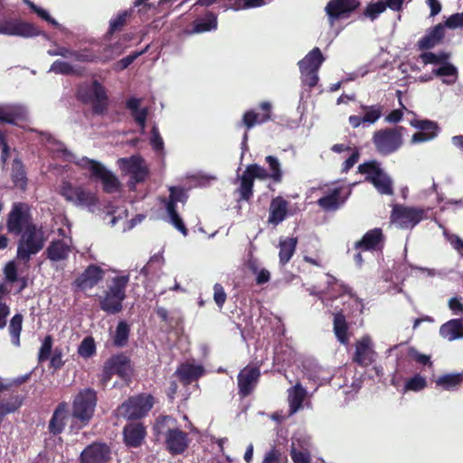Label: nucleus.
Here are the masks:
<instances>
[{
    "label": "nucleus",
    "instance_id": "nucleus-49",
    "mask_svg": "<svg viewBox=\"0 0 463 463\" xmlns=\"http://www.w3.org/2000/svg\"><path fill=\"white\" fill-rule=\"evenodd\" d=\"M253 180L245 173L241 177V185L239 188L241 199L249 200L252 194Z\"/></svg>",
    "mask_w": 463,
    "mask_h": 463
},
{
    "label": "nucleus",
    "instance_id": "nucleus-21",
    "mask_svg": "<svg viewBox=\"0 0 463 463\" xmlns=\"http://www.w3.org/2000/svg\"><path fill=\"white\" fill-rule=\"evenodd\" d=\"M260 370L256 367L246 366L238 375V386L240 392L247 396L256 386L260 377Z\"/></svg>",
    "mask_w": 463,
    "mask_h": 463
},
{
    "label": "nucleus",
    "instance_id": "nucleus-1",
    "mask_svg": "<svg viewBox=\"0 0 463 463\" xmlns=\"http://www.w3.org/2000/svg\"><path fill=\"white\" fill-rule=\"evenodd\" d=\"M47 142L48 149L53 154H56L57 156H61L68 161H74L81 168L89 170L92 177L99 179L103 184L105 192L115 193L118 190L120 186L118 179L100 163L90 160L87 157L76 160V156L67 151L63 144L60 143L53 137H49Z\"/></svg>",
    "mask_w": 463,
    "mask_h": 463
},
{
    "label": "nucleus",
    "instance_id": "nucleus-40",
    "mask_svg": "<svg viewBox=\"0 0 463 463\" xmlns=\"http://www.w3.org/2000/svg\"><path fill=\"white\" fill-rule=\"evenodd\" d=\"M334 332L342 344L348 342L347 325L345 317L340 314L335 315L334 317Z\"/></svg>",
    "mask_w": 463,
    "mask_h": 463
},
{
    "label": "nucleus",
    "instance_id": "nucleus-8",
    "mask_svg": "<svg viewBox=\"0 0 463 463\" xmlns=\"http://www.w3.org/2000/svg\"><path fill=\"white\" fill-rule=\"evenodd\" d=\"M311 439L302 429L297 430L290 439L289 454L294 463L311 462Z\"/></svg>",
    "mask_w": 463,
    "mask_h": 463
},
{
    "label": "nucleus",
    "instance_id": "nucleus-29",
    "mask_svg": "<svg viewBox=\"0 0 463 463\" xmlns=\"http://www.w3.org/2000/svg\"><path fill=\"white\" fill-rule=\"evenodd\" d=\"M383 232L381 229H373L367 232L364 237L356 242L357 248H362L364 250H378L383 246Z\"/></svg>",
    "mask_w": 463,
    "mask_h": 463
},
{
    "label": "nucleus",
    "instance_id": "nucleus-32",
    "mask_svg": "<svg viewBox=\"0 0 463 463\" xmlns=\"http://www.w3.org/2000/svg\"><path fill=\"white\" fill-rule=\"evenodd\" d=\"M146 435V430L140 423H130L124 429V438L128 446L138 447Z\"/></svg>",
    "mask_w": 463,
    "mask_h": 463
},
{
    "label": "nucleus",
    "instance_id": "nucleus-44",
    "mask_svg": "<svg viewBox=\"0 0 463 463\" xmlns=\"http://www.w3.org/2000/svg\"><path fill=\"white\" fill-rule=\"evenodd\" d=\"M12 178L16 186L24 189L26 184L25 175L22 163L14 159L12 168Z\"/></svg>",
    "mask_w": 463,
    "mask_h": 463
},
{
    "label": "nucleus",
    "instance_id": "nucleus-54",
    "mask_svg": "<svg viewBox=\"0 0 463 463\" xmlns=\"http://www.w3.org/2000/svg\"><path fill=\"white\" fill-rule=\"evenodd\" d=\"M426 385V379L420 374H416L406 382L405 389L407 391L419 392L423 390Z\"/></svg>",
    "mask_w": 463,
    "mask_h": 463
},
{
    "label": "nucleus",
    "instance_id": "nucleus-39",
    "mask_svg": "<svg viewBox=\"0 0 463 463\" xmlns=\"http://www.w3.org/2000/svg\"><path fill=\"white\" fill-rule=\"evenodd\" d=\"M432 73L442 78V81L449 85L453 84L458 79L457 68L447 62H444L439 68L434 69Z\"/></svg>",
    "mask_w": 463,
    "mask_h": 463
},
{
    "label": "nucleus",
    "instance_id": "nucleus-45",
    "mask_svg": "<svg viewBox=\"0 0 463 463\" xmlns=\"http://www.w3.org/2000/svg\"><path fill=\"white\" fill-rule=\"evenodd\" d=\"M364 115L363 116L364 123L373 124L383 115V107L381 105L364 106L363 107Z\"/></svg>",
    "mask_w": 463,
    "mask_h": 463
},
{
    "label": "nucleus",
    "instance_id": "nucleus-59",
    "mask_svg": "<svg viewBox=\"0 0 463 463\" xmlns=\"http://www.w3.org/2000/svg\"><path fill=\"white\" fill-rule=\"evenodd\" d=\"M128 16V12L118 14L117 17L110 21L109 33H113L115 31L119 30L125 24Z\"/></svg>",
    "mask_w": 463,
    "mask_h": 463
},
{
    "label": "nucleus",
    "instance_id": "nucleus-48",
    "mask_svg": "<svg viewBox=\"0 0 463 463\" xmlns=\"http://www.w3.org/2000/svg\"><path fill=\"white\" fill-rule=\"evenodd\" d=\"M5 279L8 282L14 283L15 281H20L21 284H20L19 291H21L22 289H24L26 287V280L24 279H18L17 268L14 261H10L9 263L6 264V266L5 268Z\"/></svg>",
    "mask_w": 463,
    "mask_h": 463
},
{
    "label": "nucleus",
    "instance_id": "nucleus-25",
    "mask_svg": "<svg viewBox=\"0 0 463 463\" xmlns=\"http://www.w3.org/2000/svg\"><path fill=\"white\" fill-rule=\"evenodd\" d=\"M186 434L178 429H169L166 434V445L172 453H182L187 447Z\"/></svg>",
    "mask_w": 463,
    "mask_h": 463
},
{
    "label": "nucleus",
    "instance_id": "nucleus-3",
    "mask_svg": "<svg viewBox=\"0 0 463 463\" xmlns=\"http://www.w3.org/2000/svg\"><path fill=\"white\" fill-rule=\"evenodd\" d=\"M97 405L96 392L90 388H86L79 392L72 402V418L79 421L81 428L88 424L92 418Z\"/></svg>",
    "mask_w": 463,
    "mask_h": 463
},
{
    "label": "nucleus",
    "instance_id": "nucleus-33",
    "mask_svg": "<svg viewBox=\"0 0 463 463\" xmlns=\"http://www.w3.org/2000/svg\"><path fill=\"white\" fill-rule=\"evenodd\" d=\"M260 109L265 111L263 114L255 113L253 111H248L243 116V123L250 128L256 124H261L268 121L270 118V109L271 104L269 101H263L260 103Z\"/></svg>",
    "mask_w": 463,
    "mask_h": 463
},
{
    "label": "nucleus",
    "instance_id": "nucleus-6",
    "mask_svg": "<svg viewBox=\"0 0 463 463\" xmlns=\"http://www.w3.org/2000/svg\"><path fill=\"white\" fill-rule=\"evenodd\" d=\"M402 128H383L376 131L373 143L382 155H390L397 151L402 145Z\"/></svg>",
    "mask_w": 463,
    "mask_h": 463
},
{
    "label": "nucleus",
    "instance_id": "nucleus-63",
    "mask_svg": "<svg viewBox=\"0 0 463 463\" xmlns=\"http://www.w3.org/2000/svg\"><path fill=\"white\" fill-rule=\"evenodd\" d=\"M142 53H143V52H137L135 54L128 55V56L121 59L115 64V69L118 71H122V70L128 68Z\"/></svg>",
    "mask_w": 463,
    "mask_h": 463
},
{
    "label": "nucleus",
    "instance_id": "nucleus-20",
    "mask_svg": "<svg viewBox=\"0 0 463 463\" xmlns=\"http://www.w3.org/2000/svg\"><path fill=\"white\" fill-rule=\"evenodd\" d=\"M375 353L373 349V343L368 335L363 336L355 344L354 361L362 366L371 364L374 360Z\"/></svg>",
    "mask_w": 463,
    "mask_h": 463
},
{
    "label": "nucleus",
    "instance_id": "nucleus-22",
    "mask_svg": "<svg viewBox=\"0 0 463 463\" xmlns=\"http://www.w3.org/2000/svg\"><path fill=\"white\" fill-rule=\"evenodd\" d=\"M103 271L96 266H90L75 280V286L81 291L92 288L102 279Z\"/></svg>",
    "mask_w": 463,
    "mask_h": 463
},
{
    "label": "nucleus",
    "instance_id": "nucleus-35",
    "mask_svg": "<svg viewBox=\"0 0 463 463\" xmlns=\"http://www.w3.org/2000/svg\"><path fill=\"white\" fill-rule=\"evenodd\" d=\"M287 214V202L280 197L272 200L269 206V222L278 225Z\"/></svg>",
    "mask_w": 463,
    "mask_h": 463
},
{
    "label": "nucleus",
    "instance_id": "nucleus-2",
    "mask_svg": "<svg viewBox=\"0 0 463 463\" xmlns=\"http://www.w3.org/2000/svg\"><path fill=\"white\" fill-rule=\"evenodd\" d=\"M128 276H116L107 286V290L99 298L100 308L109 314H117L122 309V302L126 298V288Z\"/></svg>",
    "mask_w": 463,
    "mask_h": 463
},
{
    "label": "nucleus",
    "instance_id": "nucleus-9",
    "mask_svg": "<svg viewBox=\"0 0 463 463\" xmlns=\"http://www.w3.org/2000/svg\"><path fill=\"white\" fill-rule=\"evenodd\" d=\"M324 61L319 48H314L299 62L302 80L309 87H314L318 81L317 71Z\"/></svg>",
    "mask_w": 463,
    "mask_h": 463
},
{
    "label": "nucleus",
    "instance_id": "nucleus-47",
    "mask_svg": "<svg viewBox=\"0 0 463 463\" xmlns=\"http://www.w3.org/2000/svg\"><path fill=\"white\" fill-rule=\"evenodd\" d=\"M23 317L21 315H15L10 323L9 331L12 336V343L18 346L20 345V333L22 331Z\"/></svg>",
    "mask_w": 463,
    "mask_h": 463
},
{
    "label": "nucleus",
    "instance_id": "nucleus-62",
    "mask_svg": "<svg viewBox=\"0 0 463 463\" xmlns=\"http://www.w3.org/2000/svg\"><path fill=\"white\" fill-rule=\"evenodd\" d=\"M214 294H213V299L217 306L222 308L225 300H226V294L224 292V289L222 285L215 284L213 287Z\"/></svg>",
    "mask_w": 463,
    "mask_h": 463
},
{
    "label": "nucleus",
    "instance_id": "nucleus-43",
    "mask_svg": "<svg viewBox=\"0 0 463 463\" xmlns=\"http://www.w3.org/2000/svg\"><path fill=\"white\" fill-rule=\"evenodd\" d=\"M50 71L63 75H80L81 74L80 70L71 65L69 62L63 61H55L51 68Z\"/></svg>",
    "mask_w": 463,
    "mask_h": 463
},
{
    "label": "nucleus",
    "instance_id": "nucleus-12",
    "mask_svg": "<svg viewBox=\"0 0 463 463\" xmlns=\"http://www.w3.org/2000/svg\"><path fill=\"white\" fill-rule=\"evenodd\" d=\"M61 194L69 202L79 206H92L96 203L95 194L81 187H74L68 182L61 186Z\"/></svg>",
    "mask_w": 463,
    "mask_h": 463
},
{
    "label": "nucleus",
    "instance_id": "nucleus-30",
    "mask_svg": "<svg viewBox=\"0 0 463 463\" xmlns=\"http://www.w3.org/2000/svg\"><path fill=\"white\" fill-rule=\"evenodd\" d=\"M306 396L307 390L299 383L288 390V401L290 414L296 413L302 408V403Z\"/></svg>",
    "mask_w": 463,
    "mask_h": 463
},
{
    "label": "nucleus",
    "instance_id": "nucleus-13",
    "mask_svg": "<svg viewBox=\"0 0 463 463\" xmlns=\"http://www.w3.org/2000/svg\"><path fill=\"white\" fill-rule=\"evenodd\" d=\"M58 232L63 238L52 241L46 250L47 257L52 262L66 260L71 252V240L67 237L66 230L60 228Z\"/></svg>",
    "mask_w": 463,
    "mask_h": 463
},
{
    "label": "nucleus",
    "instance_id": "nucleus-34",
    "mask_svg": "<svg viewBox=\"0 0 463 463\" xmlns=\"http://www.w3.org/2000/svg\"><path fill=\"white\" fill-rule=\"evenodd\" d=\"M68 405L62 402L55 409L49 422V430L53 434L61 433L65 426Z\"/></svg>",
    "mask_w": 463,
    "mask_h": 463
},
{
    "label": "nucleus",
    "instance_id": "nucleus-55",
    "mask_svg": "<svg viewBox=\"0 0 463 463\" xmlns=\"http://www.w3.org/2000/svg\"><path fill=\"white\" fill-rule=\"evenodd\" d=\"M244 173L249 175L252 180L254 178L265 180L269 177V173L262 166L256 164L248 165Z\"/></svg>",
    "mask_w": 463,
    "mask_h": 463
},
{
    "label": "nucleus",
    "instance_id": "nucleus-11",
    "mask_svg": "<svg viewBox=\"0 0 463 463\" xmlns=\"http://www.w3.org/2000/svg\"><path fill=\"white\" fill-rule=\"evenodd\" d=\"M118 165L125 175L130 176L131 185L144 181L148 174L145 160L140 156L119 158Z\"/></svg>",
    "mask_w": 463,
    "mask_h": 463
},
{
    "label": "nucleus",
    "instance_id": "nucleus-64",
    "mask_svg": "<svg viewBox=\"0 0 463 463\" xmlns=\"http://www.w3.org/2000/svg\"><path fill=\"white\" fill-rule=\"evenodd\" d=\"M448 305L454 315L458 316L463 314V304L458 298H451Z\"/></svg>",
    "mask_w": 463,
    "mask_h": 463
},
{
    "label": "nucleus",
    "instance_id": "nucleus-15",
    "mask_svg": "<svg viewBox=\"0 0 463 463\" xmlns=\"http://www.w3.org/2000/svg\"><path fill=\"white\" fill-rule=\"evenodd\" d=\"M33 225L29 221L28 206L24 203L14 204L9 214L8 230L10 232L18 234L26 227Z\"/></svg>",
    "mask_w": 463,
    "mask_h": 463
},
{
    "label": "nucleus",
    "instance_id": "nucleus-24",
    "mask_svg": "<svg viewBox=\"0 0 463 463\" xmlns=\"http://www.w3.org/2000/svg\"><path fill=\"white\" fill-rule=\"evenodd\" d=\"M90 97L87 99H90L93 102V109L96 113H102L107 106V94L106 90L99 82L94 81L90 88ZM79 95L82 99H86L81 90H80Z\"/></svg>",
    "mask_w": 463,
    "mask_h": 463
},
{
    "label": "nucleus",
    "instance_id": "nucleus-14",
    "mask_svg": "<svg viewBox=\"0 0 463 463\" xmlns=\"http://www.w3.org/2000/svg\"><path fill=\"white\" fill-rule=\"evenodd\" d=\"M423 218V211L407 207H395L392 211V220L402 229L412 228Z\"/></svg>",
    "mask_w": 463,
    "mask_h": 463
},
{
    "label": "nucleus",
    "instance_id": "nucleus-52",
    "mask_svg": "<svg viewBox=\"0 0 463 463\" xmlns=\"http://www.w3.org/2000/svg\"><path fill=\"white\" fill-rule=\"evenodd\" d=\"M129 327L126 322H119L115 334L114 343L118 346H123L128 338Z\"/></svg>",
    "mask_w": 463,
    "mask_h": 463
},
{
    "label": "nucleus",
    "instance_id": "nucleus-60",
    "mask_svg": "<svg viewBox=\"0 0 463 463\" xmlns=\"http://www.w3.org/2000/svg\"><path fill=\"white\" fill-rule=\"evenodd\" d=\"M445 26L450 29L463 28V13H458L450 15L445 21Z\"/></svg>",
    "mask_w": 463,
    "mask_h": 463
},
{
    "label": "nucleus",
    "instance_id": "nucleus-46",
    "mask_svg": "<svg viewBox=\"0 0 463 463\" xmlns=\"http://www.w3.org/2000/svg\"><path fill=\"white\" fill-rule=\"evenodd\" d=\"M411 125L420 131L427 132V134H433L434 138L438 135L439 127L434 121L428 119H414L411 121Z\"/></svg>",
    "mask_w": 463,
    "mask_h": 463
},
{
    "label": "nucleus",
    "instance_id": "nucleus-41",
    "mask_svg": "<svg viewBox=\"0 0 463 463\" xmlns=\"http://www.w3.org/2000/svg\"><path fill=\"white\" fill-rule=\"evenodd\" d=\"M265 5V0H229V5L227 9H232L237 12L245 9L260 7Z\"/></svg>",
    "mask_w": 463,
    "mask_h": 463
},
{
    "label": "nucleus",
    "instance_id": "nucleus-57",
    "mask_svg": "<svg viewBox=\"0 0 463 463\" xmlns=\"http://www.w3.org/2000/svg\"><path fill=\"white\" fill-rule=\"evenodd\" d=\"M52 346V339L50 335H47L43 339L41 348H40V351H39V354H38L39 362H43L50 357Z\"/></svg>",
    "mask_w": 463,
    "mask_h": 463
},
{
    "label": "nucleus",
    "instance_id": "nucleus-17",
    "mask_svg": "<svg viewBox=\"0 0 463 463\" xmlns=\"http://www.w3.org/2000/svg\"><path fill=\"white\" fill-rule=\"evenodd\" d=\"M0 34L20 37H33L38 34L36 28L32 24L14 21H0Z\"/></svg>",
    "mask_w": 463,
    "mask_h": 463
},
{
    "label": "nucleus",
    "instance_id": "nucleus-61",
    "mask_svg": "<svg viewBox=\"0 0 463 463\" xmlns=\"http://www.w3.org/2000/svg\"><path fill=\"white\" fill-rule=\"evenodd\" d=\"M96 56L88 50L73 51L72 60L80 62H90L95 61Z\"/></svg>",
    "mask_w": 463,
    "mask_h": 463
},
{
    "label": "nucleus",
    "instance_id": "nucleus-19",
    "mask_svg": "<svg viewBox=\"0 0 463 463\" xmlns=\"http://www.w3.org/2000/svg\"><path fill=\"white\" fill-rule=\"evenodd\" d=\"M110 458V449L104 443H92L80 454L81 463H107Z\"/></svg>",
    "mask_w": 463,
    "mask_h": 463
},
{
    "label": "nucleus",
    "instance_id": "nucleus-26",
    "mask_svg": "<svg viewBox=\"0 0 463 463\" xmlns=\"http://www.w3.org/2000/svg\"><path fill=\"white\" fill-rule=\"evenodd\" d=\"M439 335L449 342L463 338L462 321L460 319L449 320L439 327Z\"/></svg>",
    "mask_w": 463,
    "mask_h": 463
},
{
    "label": "nucleus",
    "instance_id": "nucleus-7",
    "mask_svg": "<svg viewBox=\"0 0 463 463\" xmlns=\"http://www.w3.org/2000/svg\"><path fill=\"white\" fill-rule=\"evenodd\" d=\"M132 373V367L130 360L123 355H115L109 358L103 366L102 373L100 374V382L102 384H107L114 374L128 382Z\"/></svg>",
    "mask_w": 463,
    "mask_h": 463
},
{
    "label": "nucleus",
    "instance_id": "nucleus-10",
    "mask_svg": "<svg viewBox=\"0 0 463 463\" xmlns=\"http://www.w3.org/2000/svg\"><path fill=\"white\" fill-rule=\"evenodd\" d=\"M152 406L150 395L132 397L118 408V415L126 419H138L146 415Z\"/></svg>",
    "mask_w": 463,
    "mask_h": 463
},
{
    "label": "nucleus",
    "instance_id": "nucleus-51",
    "mask_svg": "<svg viewBox=\"0 0 463 463\" xmlns=\"http://www.w3.org/2000/svg\"><path fill=\"white\" fill-rule=\"evenodd\" d=\"M96 352V345L93 338H84L78 348L79 354L83 358L91 357Z\"/></svg>",
    "mask_w": 463,
    "mask_h": 463
},
{
    "label": "nucleus",
    "instance_id": "nucleus-58",
    "mask_svg": "<svg viewBox=\"0 0 463 463\" xmlns=\"http://www.w3.org/2000/svg\"><path fill=\"white\" fill-rule=\"evenodd\" d=\"M386 9V5L383 2H377L374 4H371L367 6L364 14L371 18L372 20L375 19L380 14L384 12Z\"/></svg>",
    "mask_w": 463,
    "mask_h": 463
},
{
    "label": "nucleus",
    "instance_id": "nucleus-50",
    "mask_svg": "<svg viewBox=\"0 0 463 463\" xmlns=\"http://www.w3.org/2000/svg\"><path fill=\"white\" fill-rule=\"evenodd\" d=\"M266 162L268 163L270 170V174H269V177L275 182H280L282 179V171L279 159L273 156H268L266 157Z\"/></svg>",
    "mask_w": 463,
    "mask_h": 463
},
{
    "label": "nucleus",
    "instance_id": "nucleus-56",
    "mask_svg": "<svg viewBox=\"0 0 463 463\" xmlns=\"http://www.w3.org/2000/svg\"><path fill=\"white\" fill-rule=\"evenodd\" d=\"M150 145L153 149L157 153H163L164 151V141L159 133L156 126H154L151 130Z\"/></svg>",
    "mask_w": 463,
    "mask_h": 463
},
{
    "label": "nucleus",
    "instance_id": "nucleus-28",
    "mask_svg": "<svg viewBox=\"0 0 463 463\" xmlns=\"http://www.w3.org/2000/svg\"><path fill=\"white\" fill-rule=\"evenodd\" d=\"M140 99L132 97L127 101V108L131 111V116L140 127L141 134H145L148 109L146 108H140Z\"/></svg>",
    "mask_w": 463,
    "mask_h": 463
},
{
    "label": "nucleus",
    "instance_id": "nucleus-5",
    "mask_svg": "<svg viewBox=\"0 0 463 463\" xmlns=\"http://www.w3.org/2000/svg\"><path fill=\"white\" fill-rule=\"evenodd\" d=\"M359 172L366 175L369 181L381 194L391 195L393 194L392 181L391 177L381 168L379 163L371 161L362 164L358 167Z\"/></svg>",
    "mask_w": 463,
    "mask_h": 463
},
{
    "label": "nucleus",
    "instance_id": "nucleus-31",
    "mask_svg": "<svg viewBox=\"0 0 463 463\" xmlns=\"http://www.w3.org/2000/svg\"><path fill=\"white\" fill-rule=\"evenodd\" d=\"M27 115L25 107L17 104L0 106V121L14 123L16 119L24 118Z\"/></svg>",
    "mask_w": 463,
    "mask_h": 463
},
{
    "label": "nucleus",
    "instance_id": "nucleus-4",
    "mask_svg": "<svg viewBox=\"0 0 463 463\" xmlns=\"http://www.w3.org/2000/svg\"><path fill=\"white\" fill-rule=\"evenodd\" d=\"M47 235L41 227L29 225L24 231L17 249V258L27 261L31 255L36 254L43 247Z\"/></svg>",
    "mask_w": 463,
    "mask_h": 463
},
{
    "label": "nucleus",
    "instance_id": "nucleus-37",
    "mask_svg": "<svg viewBox=\"0 0 463 463\" xmlns=\"http://www.w3.org/2000/svg\"><path fill=\"white\" fill-rule=\"evenodd\" d=\"M298 240L297 238H286L279 241V262L282 265L288 263L291 257L293 256L296 247H297Z\"/></svg>",
    "mask_w": 463,
    "mask_h": 463
},
{
    "label": "nucleus",
    "instance_id": "nucleus-23",
    "mask_svg": "<svg viewBox=\"0 0 463 463\" xmlns=\"http://www.w3.org/2000/svg\"><path fill=\"white\" fill-rule=\"evenodd\" d=\"M343 189L335 187L328 190L327 194L321 197L317 203L326 211H335L342 205L347 198V194L343 195Z\"/></svg>",
    "mask_w": 463,
    "mask_h": 463
},
{
    "label": "nucleus",
    "instance_id": "nucleus-42",
    "mask_svg": "<svg viewBox=\"0 0 463 463\" xmlns=\"http://www.w3.org/2000/svg\"><path fill=\"white\" fill-rule=\"evenodd\" d=\"M463 380L461 373H449L439 377L436 381L437 385L441 386L445 390H452Z\"/></svg>",
    "mask_w": 463,
    "mask_h": 463
},
{
    "label": "nucleus",
    "instance_id": "nucleus-36",
    "mask_svg": "<svg viewBox=\"0 0 463 463\" xmlns=\"http://www.w3.org/2000/svg\"><path fill=\"white\" fill-rule=\"evenodd\" d=\"M445 25L437 24L429 33L419 41V47L422 50L430 49L439 43L444 36Z\"/></svg>",
    "mask_w": 463,
    "mask_h": 463
},
{
    "label": "nucleus",
    "instance_id": "nucleus-53",
    "mask_svg": "<svg viewBox=\"0 0 463 463\" xmlns=\"http://www.w3.org/2000/svg\"><path fill=\"white\" fill-rule=\"evenodd\" d=\"M25 5H27L33 12H35L42 19L45 20L46 22L50 23L51 24L59 27L60 24L56 20H54L51 15L49 14L48 11L45 9H43L36 5H34L30 0H23Z\"/></svg>",
    "mask_w": 463,
    "mask_h": 463
},
{
    "label": "nucleus",
    "instance_id": "nucleus-18",
    "mask_svg": "<svg viewBox=\"0 0 463 463\" xmlns=\"http://www.w3.org/2000/svg\"><path fill=\"white\" fill-rule=\"evenodd\" d=\"M185 198H186V196H185V193L184 192V190L175 188V187H171L169 201L166 203V211L170 217V221H171L172 224L177 230H179L184 235H186L187 231H186L181 218L179 217V215L176 213L175 203L177 202H182V203L184 202Z\"/></svg>",
    "mask_w": 463,
    "mask_h": 463
},
{
    "label": "nucleus",
    "instance_id": "nucleus-38",
    "mask_svg": "<svg viewBox=\"0 0 463 463\" xmlns=\"http://www.w3.org/2000/svg\"><path fill=\"white\" fill-rule=\"evenodd\" d=\"M217 16L209 12L204 18L198 19L194 22L193 33H202L205 32L214 31L217 28Z\"/></svg>",
    "mask_w": 463,
    "mask_h": 463
},
{
    "label": "nucleus",
    "instance_id": "nucleus-16",
    "mask_svg": "<svg viewBox=\"0 0 463 463\" xmlns=\"http://www.w3.org/2000/svg\"><path fill=\"white\" fill-rule=\"evenodd\" d=\"M358 5L357 0H330L326 6L330 24H333L335 20L347 17Z\"/></svg>",
    "mask_w": 463,
    "mask_h": 463
},
{
    "label": "nucleus",
    "instance_id": "nucleus-27",
    "mask_svg": "<svg viewBox=\"0 0 463 463\" xmlns=\"http://www.w3.org/2000/svg\"><path fill=\"white\" fill-rule=\"evenodd\" d=\"M203 373L204 370L202 365L190 363L182 364L175 372L176 375L184 384L197 380Z\"/></svg>",
    "mask_w": 463,
    "mask_h": 463
}]
</instances>
